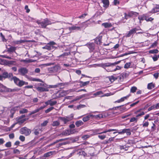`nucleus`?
Returning a JSON list of instances; mask_svg holds the SVG:
<instances>
[{
	"mask_svg": "<svg viewBox=\"0 0 159 159\" xmlns=\"http://www.w3.org/2000/svg\"><path fill=\"white\" fill-rule=\"evenodd\" d=\"M120 61L115 62L114 63H106L100 64V66L105 69L107 72H113L121 69L119 66L116 65L118 64Z\"/></svg>",
	"mask_w": 159,
	"mask_h": 159,
	"instance_id": "f257e3e1",
	"label": "nucleus"
},
{
	"mask_svg": "<svg viewBox=\"0 0 159 159\" xmlns=\"http://www.w3.org/2000/svg\"><path fill=\"white\" fill-rule=\"evenodd\" d=\"M61 69V67L59 65H55L49 68L48 70L49 73L56 74L57 73L59 72Z\"/></svg>",
	"mask_w": 159,
	"mask_h": 159,
	"instance_id": "f03ea898",
	"label": "nucleus"
},
{
	"mask_svg": "<svg viewBox=\"0 0 159 159\" xmlns=\"http://www.w3.org/2000/svg\"><path fill=\"white\" fill-rule=\"evenodd\" d=\"M16 91V89L7 88L2 84H0V92L2 93L12 92Z\"/></svg>",
	"mask_w": 159,
	"mask_h": 159,
	"instance_id": "7ed1b4c3",
	"label": "nucleus"
},
{
	"mask_svg": "<svg viewBox=\"0 0 159 159\" xmlns=\"http://www.w3.org/2000/svg\"><path fill=\"white\" fill-rule=\"evenodd\" d=\"M141 30L140 28L139 27H136L131 29L128 32L125 34V37L127 38L129 37L132 36H133L134 34L136 33L137 31Z\"/></svg>",
	"mask_w": 159,
	"mask_h": 159,
	"instance_id": "20e7f679",
	"label": "nucleus"
},
{
	"mask_svg": "<svg viewBox=\"0 0 159 159\" xmlns=\"http://www.w3.org/2000/svg\"><path fill=\"white\" fill-rule=\"evenodd\" d=\"M124 14V18L126 20H127L129 17L137 16L139 15V13L136 12L130 11L129 12L128 14L125 13Z\"/></svg>",
	"mask_w": 159,
	"mask_h": 159,
	"instance_id": "39448f33",
	"label": "nucleus"
},
{
	"mask_svg": "<svg viewBox=\"0 0 159 159\" xmlns=\"http://www.w3.org/2000/svg\"><path fill=\"white\" fill-rule=\"evenodd\" d=\"M20 132L21 134H24L27 136L30 134L31 133V130L26 127H24L20 129Z\"/></svg>",
	"mask_w": 159,
	"mask_h": 159,
	"instance_id": "423d86ee",
	"label": "nucleus"
},
{
	"mask_svg": "<svg viewBox=\"0 0 159 159\" xmlns=\"http://www.w3.org/2000/svg\"><path fill=\"white\" fill-rule=\"evenodd\" d=\"M52 24L51 22L48 18H46L41 22V26L42 28H45L47 25H51Z\"/></svg>",
	"mask_w": 159,
	"mask_h": 159,
	"instance_id": "0eeeda50",
	"label": "nucleus"
},
{
	"mask_svg": "<svg viewBox=\"0 0 159 159\" xmlns=\"http://www.w3.org/2000/svg\"><path fill=\"white\" fill-rule=\"evenodd\" d=\"M19 74L25 76L28 72V70L25 67H21L18 70Z\"/></svg>",
	"mask_w": 159,
	"mask_h": 159,
	"instance_id": "6e6552de",
	"label": "nucleus"
},
{
	"mask_svg": "<svg viewBox=\"0 0 159 159\" xmlns=\"http://www.w3.org/2000/svg\"><path fill=\"white\" fill-rule=\"evenodd\" d=\"M57 152L56 151L49 152L44 154L43 158L46 159V158L52 155L56 154Z\"/></svg>",
	"mask_w": 159,
	"mask_h": 159,
	"instance_id": "1a4fd4ad",
	"label": "nucleus"
},
{
	"mask_svg": "<svg viewBox=\"0 0 159 159\" xmlns=\"http://www.w3.org/2000/svg\"><path fill=\"white\" fill-rule=\"evenodd\" d=\"M37 90L40 92H47L48 91V88L46 86L42 87H36Z\"/></svg>",
	"mask_w": 159,
	"mask_h": 159,
	"instance_id": "9d476101",
	"label": "nucleus"
},
{
	"mask_svg": "<svg viewBox=\"0 0 159 159\" xmlns=\"http://www.w3.org/2000/svg\"><path fill=\"white\" fill-rule=\"evenodd\" d=\"M56 44V43L53 41L50 42L46 45L47 49L51 50L53 48L54 45Z\"/></svg>",
	"mask_w": 159,
	"mask_h": 159,
	"instance_id": "9b49d317",
	"label": "nucleus"
},
{
	"mask_svg": "<svg viewBox=\"0 0 159 159\" xmlns=\"http://www.w3.org/2000/svg\"><path fill=\"white\" fill-rule=\"evenodd\" d=\"M13 79L15 83L19 87H21V84L22 81L20 80L16 76H14L13 77Z\"/></svg>",
	"mask_w": 159,
	"mask_h": 159,
	"instance_id": "f8f14e48",
	"label": "nucleus"
},
{
	"mask_svg": "<svg viewBox=\"0 0 159 159\" xmlns=\"http://www.w3.org/2000/svg\"><path fill=\"white\" fill-rule=\"evenodd\" d=\"M82 28V27L81 26H77L75 25H73L71 27H69V30L70 31L81 30Z\"/></svg>",
	"mask_w": 159,
	"mask_h": 159,
	"instance_id": "ddd939ff",
	"label": "nucleus"
},
{
	"mask_svg": "<svg viewBox=\"0 0 159 159\" xmlns=\"http://www.w3.org/2000/svg\"><path fill=\"white\" fill-rule=\"evenodd\" d=\"M1 75L2 77V80L3 78H6L11 77L12 76L13 74L12 73H10L8 74L7 72H5L3 73L2 75Z\"/></svg>",
	"mask_w": 159,
	"mask_h": 159,
	"instance_id": "4468645a",
	"label": "nucleus"
},
{
	"mask_svg": "<svg viewBox=\"0 0 159 159\" xmlns=\"http://www.w3.org/2000/svg\"><path fill=\"white\" fill-rule=\"evenodd\" d=\"M71 134V131L69 130H66L65 131H63L59 135L61 136V137H62L63 136H66L68 135H69Z\"/></svg>",
	"mask_w": 159,
	"mask_h": 159,
	"instance_id": "2eb2a0df",
	"label": "nucleus"
},
{
	"mask_svg": "<svg viewBox=\"0 0 159 159\" xmlns=\"http://www.w3.org/2000/svg\"><path fill=\"white\" fill-rule=\"evenodd\" d=\"M72 117H72L70 118L67 117H61L60 118L61 120L63 121L64 122L65 124H66L68 122L71 120L72 119Z\"/></svg>",
	"mask_w": 159,
	"mask_h": 159,
	"instance_id": "dca6fc26",
	"label": "nucleus"
},
{
	"mask_svg": "<svg viewBox=\"0 0 159 159\" xmlns=\"http://www.w3.org/2000/svg\"><path fill=\"white\" fill-rule=\"evenodd\" d=\"M158 12H159V6L156 5V7L153 8L149 13H155Z\"/></svg>",
	"mask_w": 159,
	"mask_h": 159,
	"instance_id": "f3484780",
	"label": "nucleus"
},
{
	"mask_svg": "<svg viewBox=\"0 0 159 159\" xmlns=\"http://www.w3.org/2000/svg\"><path fill=\"white\" fill-rule=\"evenodd\" d=\"M30 41L26 40H19L14 41L13 43L14 44H18L21 43H24L26 42H29Z\"/></svg>",
	"mask_w": 159,
	"mask_h": 159,
	"instance_id": "a211bd4d",
	"label": "nucleus"
},
{
	"mask_svg": "<svg viewBox=\"0 0 159 159\" xmlns=\"http://www.w3.org/2000/svg\"><path fill=\"white\" fill-rule=\"evenodd\" d=\"M102 2L103 4V7L107 8L109 5V1L108 0H102Z\"/></svg>",
	"mask_w": 159,
	"mask_h": 159,
	"instance_id": "6ab92c4d",
	"label": "nucleus"
},
{
	"mask_svg": "<svg viewBox=\"0 0 159 159\" xmlns=\"http://www.w3.org/2000/svg\"><path fill=\"white\" fill-rule=\"evenodd\" d=\"M123 134L126 133L127 135H130L131 134L130 129H122Z\"/></svg>",
	"mask_w": 159,
	"mask_h": 159,
	"instance_id": "aec40b11",
	"label": "nucleus"
},
{
	"mask_svg": "<svg viewBox=\"0 0 159 159\" xmlns=\"http://www.w3.org/2000/svg\"><path fill=\"white\" fill-rule=\"evenodd\" d=\"M102 25L104 26L105 28L111 27L112 26V24L109 23H103L102 24Z\"/></svg>",
	"mask_w": 159,
	"mask_h": 159,
	"instance_id": "412c9836",
	"label": "nucleus"
},
{
	"mask_svg": "<svg viewBox=\"0 0 159 159\" xmlns=\"http://www.w3.org/2000/svg\"><path fill=\"white\" fill-rule=\"evenodd\" d=\"M16 49V47L11 46L9 48H8L7 51L10 52H15Z\"/></svg>",
	"mask_w": 159,
	"mask_h": 159,
	"instance_id": "4be33fe9",
	"label": "nucleus"
},
{
	"mask_svg": "<svg viewBox=\"0 0 159 159\" xmlns=\"http://www.w3.org/2000/svg\"><path fill=\"white\" fill-rule=\"evenodd\" d=\"M27 119H28L26 118L21 119H19L18 118V119L17 120V123L19 125H21Z\"/></svg>",
	"mask_w": 159,
	"mask_h": 159,
	"instance_id": "5701e85b",
	"label": "nucleus"
},
{
	"mask_svg": "<svg viewBox=\"0 0 159 159\" xmlns=\"http://www.w3.org/2000/svg\"><path fill=\"white\" fill-rule=\"evenodd\" d=\"M67 91H62L61 92H57L56 93V95H65L67 94Z\"/></svg>",
	"mask_w": 159,
	"mask_h": 159,
	"instance_id": "b1692460",
	"label": "nucleus"
},
{
	"mask_svg": "<svg viewBox=\"0 0 159 159\" xmlns=\"http://www.w3.org/2000/svg\"><path fill=\"white\" fill-rule=\"evenodd\" d=\"M84 124L83 122L80 120L77 121L75 123V124L77 127H79Z\"/></svg>",
	"mask_w": 159,
	"mask_h": 159,
	"instance_id": "393cba45",
	"label": "nucleus"
},
{
	"mask_svg": "<svg viewBox=\"0 0 159 159\" xmlns=\"http://www.w3.org/2000/svg\"><path fill=\"white\" fill-rule=\"evenodd\" d=\"M60 123L58 121H55L52 122V125L53 126H56L60 125Z\"/></svg>",
	"mask_w": 159,
	"mask_h": 159,
	"instance_id": "a878e982",
	"label": "nucleus"
},
{
	"mask_svg": "<svg viewBox=\"0 0 159 159\" xmlns=\"http://www.w3.org/2000/svg\"><path fill=\"white\" fill-rule=\"evenodd\" d=\"M155 86L152 83H149L148 85V89H151L154 87Z\"/></svg>",
	"mask_w": 159,
	"mask_h": 159,
	"instance_id": "bb28decb",
	"label": "nucleus"
},
{
	"mask_svg": "<svg viewBox=\"0 0 159 159\" xmlns=\"http://www.w3.org/2000/svg\"><path fill=\"white\" fill-rule=\"evenodd\" d=\"M158 50L157 49L151 50L149 51V53L151 54L157 53L158 52Z\"/></svg>",
	"mask_w": 159,
	"mask_h": 159,
	"instance_id": "cd10ccee",
	"label": "nucleus"
},
{
	"mask_svg": "<svg viewBox=\"0 0 159 159\" xmlns=\"http://www.w3.org/2000/svg\"><path fill=\"white\" fill-rule=\"evenodd\" d=\"M80 83L81 84V86L84 87L89 84V81H88L85 82L81 81L80 82Z\"/></svg>",
	"mask_w": 159,
	"mask_h": 159,
	"instance_id": "c85d7f7f",
	"label": "nucleus"
},
{
	"mask_svg": "<svg viewBox=\"0 0 159 159\" xmlns=\"http://www.w3.org/2000/svg\"><path fill=\"white\" fill-rule=\"evenodd\" d=\"M62 83H58L56 85H51L50 86L51 88H56L61 86L62 85Z\"/></svg>",
	"mask_w": 159,
	"mask_h": 159,
	"instance_id": "c756f323",
	"label": "nucleus"
},
{
	"mask_svg": "<svg viewBox=\"0 0 159 159\" xmlns=\"http://www.w3.org/2000/svg\"><path fill=\"white\" fill-rule=\"evenodd\" d=\"M28 112V111L27 109L25 108L21 109L19 111V112L20 114H23L26 113Z\"/></svg>",
	"mask_w": 159,
	"mask_h": 159,
	"instance_id": "7c9ffc66",
	"label": "nucleus"
},
{
	"mask_svg": "<svg viewBox=\"0 0 159 159\" xmlns=\"http://www.w3.org/2000/svg\"><path fill=\"white\" fill-rule=\"evenodd\" d=\"M103 93L102 91H99L96 92L93 94V95L94 96V97H96L97 96H99L103 94Z\"/></svg>",
	"mask_w": 159,
	"mask_h": 159,
	"instance_id": "2f4dec72",
	"label": "nucleus"
},
{
	"mask_svg": "<svg viewBox=\"0 0 159 159\" xmlns=\"http://www.w3.org/2000/svg\"><path fill=\"white\" fill-rule=\"evenodd\" d=\"M30 80L33 81H38V82H42V80L39 79H36L33 78H30Z\"/></svg>",
	"mask_w": 159,
	"mask_h": 159,
	"instance_id": "473e14b6",
	"label": "nucleus"
},
{
	"mask_svg": "<svg viewBox=\"0 0 159 159\" xmlns=\"http://www.w3.org/2000/svg\"><path fill=\"white\" fill-rule=\"evenodd\" d=\"M50 106L55 105L57 103V102L56 101H52V99H50Z\"/></svg>",
	"mask_w": 159,
	"mask_h": 159,
	"instance_id": "72a5a7b5",
	"label": "nucleus"
},
{
	"mask_svg": "<svg viewBox=\"0 0 159 159\" xmlns=\"http://www.w3.org/2000/svg\"><path fill=\"white\" fill-rule=\"evenodd\" d=\"M118 130L116 129H109L107 130L103 131V132H102V134L103 133H106L107 132H110L112 131H118Z\"/></svg>",
	"mask_w": 159,
	"mask_h": 159,
	"instance_id": "f704fd0d",
	"label": "nucleus"
},
{
	"mask_svg": "<svg viewBox=\"0 0 159 159\" xmlns=\"http://www.w3.org/2000/svg\"><path fill=\"white\" fill-rule=\"evenodd\" d=\"M137 90V87L134 86L132 87L130 89V92L131 93H134L136 92Z\"/></svg>",
	"mask_w": 159,
	"mask_h": 159,
	"instance_id": "c9c22d12",
	"label": "nucleus"
},
{
	"mask_svg": "<svg viewBox=\"0 0 159 159\" xmlns=\"http://www.w3.org/2000/svg\"><path fill=\"white\" fill-rule=\"evenodd\" d=\"M89 116L88 115H87V116L83 117V120L84 122H85L89 120Z\"/></svg>",
	"mask_w": 159,
	"mask_h": 159,
	"instance_id": "e433bc0d",
	"label": "nucleus"
},
{
	"mask_svg": "<svg viewBox=\"0 0 159 159\" xmlns=\"http://www.w3.org/2000/svg\"><path fill=\"white\" fill-rule=\"evenodd\" d=\"M145 17H146V16H145L144 15H143V16H142L138 17V19L140 20V23H141V20H143L144 19L145 20Z\"/></svg>",
	"mask_w": 159,
	"mask_h": 159,
	"instance_id": "4c0bfd02",
	"label": "nucleus"
},
{
	"mask_svg": "<svg viewBox=\"0 0 159 159\" xmlns=\"http://www.w3.org/2000/svg\"><path fill=\"white\" fill-rule=\"evenodd\" d=\"M79 153L80 155H83L84 157H85L87 155L86 153L84 152V151H83L79 152Z\"/></svg>",
	"mask_w": 159,
	"mask_h": 159,
	"instance_id": "58836bf2",
	"label": "nucleus"
},
{
	"mask_svg": "<svg viewBox=\"0 0 159 159\" xmlns=\"http://www.w3.org/2000/svg\"><path fill=\"white\" fill-rule=\"evenodd\" d=\"M131 64L130 62L126 63L124 67L125 68L127 69L129 68Z\"/></svg>",
	"mask_w": 159,
	"mask_h": 159,
	"instance_id": "ea45409f",
	"label": "nucleus"
},
{
	"mask_svg": "<svg viewBox=\"0 0 159 159\" xmlns=\"http://www.w3.org/2000/svg\"><path fill=\"white\" fill-rule=\"evenodd\" d=\"M54 108V107H51L48 108L45 111V112L46 113H49L50 111H51Z\"/></svg>",
	"mask_w": 159,
	"mask_h": 159,
	"instance_id": "a19ab883",
	"label": "nucleus"
},
{
	"mask_svg": "<svg viewBox=\"0 0 159 159\" xmlns=\"http://www.w3.org/2000/svg\"><path fill=\"white\" fill-rule=\"evenodd\" d=\"M149 125V122L148 121L145 122H143V127H148V125Z\"/></svg>",
	"mask_w": 159,
	"mask_h": 159,
	"instance_id": "79ce46f5",
	"label": "nucleus"
},
{
	"mask_svg": "<svg viewBox=\"0 0 159 159\" xmlns=\"http://www.w3.org/2000/svg\"><path fill=\"white\" fill-rule=\"evenodd\" d=\"M156 129V126L154 123H153L152 126L151 127V131H154Z\"/></svg>",
	"mask_w": 159,
	"mask_h": 159,
	"instance_id": "37998d69",
	"label": "nucleus"
},
{
	"mask_svg": "<svg viewBox=\"0 0 159 159\" xmlns=\"http://www.w3.org/2000/svg\"><path fill=\"white\" fill-rule=\"evenodd\" d=\"M85 107H86V106L85 105L80 104L77 106V109L78 110H79L82 108H84Z\"/></svg>",
	"mask_w": 159,
	"mask_h": 159,
	"instance_id": "c03bdc74",
	"label": "nucleus"
},
{
	"mask_svg": "<svg viewBox=\"0 0 159 159\" xmlns=\"http://www.w3.org/2000/svg\"><path fill=\"white\" fill-rule=\"evenodd\" d=\"M98 137L101 139L103 140L105 138L106 136L105 135H99Z\"/></svg>",
	"mask_w": 159,
	"mask_h": 159,
	"instance_id": "a18cd8bd",
	"label": "nucleus"
},
{
	"mask_svg": "<svg viewBox=\"0 0 159 159\" xmlns=\"http://www.w3.org/2000/svg\"><path fill=\"white\" fill-rule=\"evenodd\" d=\"M70 54V52L67 53V52H64L62 54L60 55L59 57H65L68 56Z\"/></svg>",
	"mask_w": 159,
	"mask_h": 159,
	"instance_id": "49530a36",
	"label": "nucleus"
},
{
	"mask_svg": "<svg viewBox=\"0 0 159 159\" xmlns=\"http://www.w3.org/2000/svg\"><path fill=\"white\" fill-rule=\"evenodd\" d=\"M10 112L11 113V115H10V117L12 118L13 117V115L15 112V109H11Z\"/></svg>",
	"mask_w": 159,
	"mask_h": 159,
	"instance_id": "de8ad7c7",
	"label": "nucleus"
},
{
	"mask_svg": "<svg viewBox=\"0 0 159 159\" xmlns=\"http://www.w3.org/2000/svg\"><path fill=\"white\" fill-rule=\"evenodd\" d=\"M68 139V138H65V139H60L59 140H56V142H54V143H57L59 142L66 140L67 139Z\"/></svg>",
	"mask_w": 159,
	"mask_h": 159,
	"instance_id": "09e8293b",
	"label": "nucleus"
},
{
	"mask_svg": "<svg viewBox=\"0 0 159 159\" xmlns=\"http://www.w3.org/2000/svg\"><path fill=\"white\" fill-rule=\"evenodd\" d=\"M120 111L122 112L127 110V109L125 107H123L120 109Z\"/></svg>",
	"mask_w": 159,
	"mask_h": 159,
	"instance_id": "8fccbe9b",
	"label": "nucleus"
},
{
	"mask_svg": "<svg viewBox=\"0 0 159 159\" xmlns=\"http://www.w3.org/2000/svg\"><path fill=\"white\" fill-rule=\"evenodd\" d=\"M137 118L134 117H132L130 119V120L129 122H134L135 121H137Z\"/></svg>",
	"mask_w": 159,
	"mask_h": 159,
	"instance_id": "3c124183",
	"label": "nucleus"
},
{
	"mask_svg": "<svg viewBox=\"0 0 159 159\" xmlns=\"http://www.w3.org/2000/svg\"><path fill=\"white\" fill-rule=\"evenodd\" d=\"M19 139L22 142L24 141L25 140V137L23 135H20Z\"/></svg>",
	"mask_w": 159,
	"mask_h": 159,
	"instance_id": "603ef678",
	"label": "nucleus"
},
{
	"mask_svg": "<svg viewBox=\"0 0 159 159\" xmlns=\"http://www.w3.org/2000/svg\"><path fill=\"white\" fill-rule=\"evenodd\" d=\"M13 153L15 154H19L20 153V151L18 149H14Z\"/></svg>",
	"mask_w": 159,
	"mask_h": 159,
	"instance_id": "864d4df0",
	"label": "nucleus"
},
{
	"mask_svg": "<svg viewBox=\"0 0 159 159\" xmlns=\"http://www.w3.org/2000/svg\"><path fill=\"white\" fill-rule=\"evenodd\" d=\"M129 96V95H127L126 96L122 98H120V100H121V101L123 102L124 101L125 99H127Z\"/></svg>",
	"mask_w": 159,
	"mask_h": 159,
	"instance_id": "5fc2aeb1",
	"label": "nucleus"
},
{
	"mask_svg": "<svg viewBox=\"0 0 159 159\" xmlns=\"http://www.w3.org/2000/svg\"><path fill=\"white\" fill-rule=\"evenodd\" d=\"M5 146L9 148L11 146V143L10 142H9L6 143Z\"/></svg>",
	"mask_w": 159,
	"mask_h": 159,
	"instance_id": "6e6d98bb",
	"label": "nucleus"
},
{
	"mask_svg": "<svg viewBox=\"0 0 159 159\" xmlns=\"http://www.w3.org/2000/svg\"><path fill=\"white\" fill-rule=\"evenodd\" d=\"M48 122L47 120H45L41 124V125L42 126H45L47 125Z\"/></svg>",
	"mask_w": 159,
	"mask_h": 159,
	"instance_id": "4d7b16f0",
	"label": "nucleus"
},
{
	"mask_svg": "<svg viewBox=\"0 0 159 159\" xmlns=\"http://www.w3.org/2000/svg\"><path fill=\"white\" fill-rule=\"evenodd\" d=\"M103 117V115L102 114H99L97 115H96L95 116V118H102Z\"/></svg>",
	"mask_w": 159,
	"mask_h": 159,
	"instance_id": "13d9d810",
	"label": "nucleus"
},
{
	"mask_svg": "<svg viewBox=\"0 0 159 159\" xmlns=\"http://www.w3.org/2000/svg\"><path fill=\"white\" fill-rule=\"evenodd\" d=\"M153 19H154L152 18V17H150L149 18L147 19L146 17H145V20H146L147 21H151L153 20Z\"/></svg>",
	"mask_w": 159,
	"mask_h": 159,
	"instance_id": "bf43d9fd",
	"label": "nucleus"
},
{
	"mask_svg": "<svg viewBox=\"0 0 159 159\" xmlns=\"http://www.w3.org/2000/svg\"><path fill=\"white\" fill-rule=\"evenodd\" d=\"M114 137H111L110 138L107 140L108 142V143H111V142L114 140Z\"/></svg>",
	"mask_w": 159,
	"mask_h": 159,
	"instance_id": "052dcab7",
	"label": "nucleus"
},
{
	"mask_svg": "<svg viewBox=\"0 0 159 159\" xmlns=\"http://www.w3.org/2000/svg\"><path fill=\"white\" fill-rule=\"evenodd\" d=\"M159 73L158 72L156 73L153 74V76L156 79H157L158 78L159 76Z\"/></svg>",
	"mask_w": 159,
	"mask_h": 159,
	"instance_id": "680f3d73",
	"label": "nucleus"
},
{
	"mask_svg": "<svg viewBox=\"0 0 159 159\" xmlns=\"http://www.w3.org/2000/svg\"><path fill=\"white\" fill-rule=\"evenodd\" d=\"M152 59L154 61H157L158 60V57L156 55L152 57Z\"/></svg>",
	"mask_w": 159,
	"mask_h": 159,
	"instance_id": "e2e57ef3",
	"label": "nucleus"
},
{
	"mask_svg": "<svg viewBox=\"0 0 159 159\" xmlns=\"http://www.w3.org/2000/svg\"><path fill=\"white\" fill-rule=\"evenodd\" d=\"M5 63V60L0 58V64L3 65Z\"/></svg>",
	"mask_w": 159,
	"mask_h": 159,
	"instance_id": "0e129e2a",
	"label": "nucleus"
},
{
	"mask_svg": "<svg viewBox=\"0 0 159 159\" xmlns=\"http://www.w3.org/2000/svg\"><path fill=\"white\" fill-rule=\"evenodd\" d=\"M38 85L39 86H41V87L46 86V84H44L43 82H42L41 83H39Z\"/></svg>",
	"mask_w": 159,
	"mask_h": 159,
	"instance_id": "69168bd1",
	"label": "nucleus"
},
{
	"mask_svg": "<svg viewBox=\"0 0 159 159\" xmlns=\"http://www.w3.org/2000/svg\"><path fill=\"white\" fill-rule=\"evenodd\" d=\"M113 3L115 5H116L117 4H119V1L118 0H114Z\"/></svg>",
	"mask_w": 159,
	"mask_h": 159,
	"instance_id": "338daca9",
	"label": "nucleus"
},
{
	"mask_svg": "<svg viewBox=\"0 0 159 159\" xmlns=\"http://www.w3.org/2000/svg\"><path fill=\"white\" fill-rule=\"evenodd\" d=\"M9 136L10 139H12L14 137V134L13 133L11 134H9Z\"/></svg>",
	"mask_w": 159,
	"mask_h": 159,
	"instance_id": "774afa93",
	"label": "nucleus"
}]
</instances>
